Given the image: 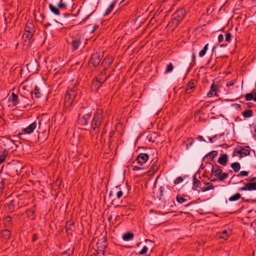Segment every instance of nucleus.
<instances>
[{
    "label": "nucleus",
    "instance_id": "obj_1",
    "mask_svg": "<svg viewBox=\"0 0 256 256\" xmlns=\"http://www.w3.org/2000/svg\"><path fill=\"white\" fill-rule=\"evenodd\" d=\"M104 118L103 111L100 109L96 110L94 113L92 121L90 124V128L92 131L95 132H100V126Z\"/></svg>",
    "mask_w": 256,
    "mask_h": 256
},
{
    "label": "nucleus",
    "instance_id": "obj_2",
    "mask_svg": "<svg viewBox=\"0 0 256 256\" xmlns=\"http://www.w3.org/2000/svg\"><path fill=\"white\" fill-rule=\"evenodd\" d=\"M186 14V8H182L176 10L172 15L170 22L169 23L174 28H176L179 24L184 18Z\"/></svg>",
    "mask_w": 256,
    "mask_h": 256
},
{
    "label": "nucleus",
    "instance_id": "obj_3",
    "mask_svg": "<svg viewBox=\"0 0 256 256\" xmlns=\"http://www.w3.org/2000/svg\"><path fill=\"white\" fill-rule=\"evenodd\" d=\"M92 114V110L90 109L80 110L78 113V124L82 126H86Z\"/></svg>",
    "mask_w": 256,
    "mask_h": 256
},
{
    "label": "nucleus",
    "instance_id": "obj_4",
    "mask_svg": "<svg viewBox=\"0 0 256 256\" xmlns=\"http://www.w3.org/2000/svg\"><path fill=\"white\" fill-rule=\"evenodd\" d=\"M84 40V37L82 34L77 33L72 37V50L74 51L78 50Z\"/></svg>",
    "mask_w": 256,
    "mask_h": 256
},
{
    "label": "nucleus",
    "instance_id": "obj_5",
    "mask_svg": "<svg viewBox=\"0 0 256 256\" xmlns=\"http://www.w3.org/2000/svg\"><path fill=\"white\" fill-rule=\"evenodd\" d=\"M77 84H74L72 88L68 89L65 96V102L70 104L77 95Z\"/></svg>",
    "mask_w": 256,
    "mask_h": 256
},
{
    "label": "nucleus",
    "instance_id": "obj_6",
    "mask_svg": "<svg viewBox=\"0 0 256 256\" xmlns=\"http://www.w3.org/2000/svg\"><path fill=\"white\" fill-rule=\"evenodd\" d=\"M110 75L106 76L104 78H95L92 81V89L94 91L98 92V89L100 88L102 84L108 79Z\"/></svg>",
    "mask_w": 256,
    "mask_h": 256
},
{
    "label": "nucleus",
    "instance_id": "obj_7",
    "mask_svg": "<svg viewBox=\"0 0 256 256\" xmlns=\"http://www.w3.org/2000/svg\"><path fill=\"white\" fill-rule=\"evenodd\" d=\"M160 194L159 200L166 202L168 200L172 195V192L170 188L165 189L163 186L160 188Z\"/></svg>",
    "mask_w": 256,
    "mask_h": 256
},
{
    "label": "nucleus",
    "instance_id": "obj_8",
    "mask_svg": "<svg viewBox=\"0 0 256 256\" xmlns=\"http://www.w3.org/2000/svg\"><path fill=\"white\" fill-rule=\"evenodd\" d=\"M212 172L214 176L218 178V180L220 181L224 180V173L222 174V170L217 164L212 166Z\"/></svg>",
    "mask_w": 256,
    "mask_h": 256
},
{
    "label": "nucleus",
    "instance_id": "obj_9",
    "mask_svg": "<svg viewBox=\"0 0 256 256\" xmlns=\"http://www.w3.org/2000/svg\"><path fill=\"white\" fill-rule=\"evenodd\" d=\"M108 245L106 239L105 238H102L96 242V247L98 250L99 252H102V254L104 255L105 250Z\"/></svg>",
    "mask_w": 256,
    "mask_h": 256
},
{
    "label": "nucleus",
    "instance_id": "obj_10",
    "mask_svg": "<svg viewBox=\"0 0 256 256\" xmlns=\"http://www.w3.org/2000/svg\"><path fill=\"white\" fill-rule=\"evenodd\" d=\"M34 34H30V32H24L22 36V40L24 44L29 46L32 42L33 39Z\"/></svg>",
    "mask_w": 256,
    "mask_h": 256
},
{
    "label": "nucleus",
    "instance_id": "obj_11",
    "mask_svg": "<svg viewBox=\"0 0 256 256\" xmlns=\"http://www.w3.org/2000/svg\"><path fill=\"white\" fill-rule=\"evenodd\" d=\"M101 55L100 54L96 52L92 54L90 58V63L92 64L94 67L98 66L101 60Z\"/></svg>",
    "mask_w": 256,
    "mask_h": 256
},
{
    "label": "nucleus",
    "instance_id": "obj_12",
    "mask_svg": "<svg viewBox=\"0 0 256 256\" xmlns=\"http://www.w3.org/2000/svg\"><path fill=\"white\" fill-rule=\"evenodd\" d=\"M37 124L36 122H34L30 124L29 126H26V128H23L22 130V132L20 134V135L24 134H32L34 130L36 128Z\"/></svg>",
    "mask_w": 256,
    "mask_h": 256
},
{
    "label": "nucleus",
    "instance_id": "obj_13",
    "mask_svg": "<svg viewBox=\"0 0 256 256\" xmlns=\"http://www.w3.org/2000/svg\"><path fill=\"white\" fill-rule=\"evenodd\" d=\"M148 158L149 156L148 154L141 153L137 156L135 161L138 164L142 166L148 161Z\"/></svg>",
    "mask_w": 256,
    "mask_h": 256
},
{
    "label": "nucleus",
    "instance_id": "obj_14",
    "mask_svg": "<svg viewBox=\"0 0 256 256\" xmlns=\"http://www.w3.org/2000/svg\"><path fill=\"white\" fill-rule=\"evenodd\" d=\"M36 32L35 26L32 21H28L24 27V32L34 34Z\"/></svg>",
    "mask_w": 256,
    "mask_h": 256
},
{
    "label": "nucleus",
    "instance_id": "obj_15",
    "mask_svg": "<svg viewBox=\"0 0 256 256\" xmlns=\"http://www.w3.org/2000/svg\"><path fill=\"white\" fill-rule=\"evenodd\" d=\"M238 154H240V158H244L250 154V150L248 149H246L243 147L236 148L235 151Z\"/></svg>",
    "mask_w": 256,
    "mask_h": 256
},
{
    "label": "nucleus",
    "instance_id": "obj_16",
    "mask_svg": "<svg viewBox=\"0 0 256 256\" xmlns=\"http://www.w3.org/2000/svg\"><path fill=\"white\" fill-rule=\"evenodd\" d=\"M201 182L196 178V174L193 176V186L192 190H197L198 192L201 191Z\"/></svg>",
    "mask_w": 256,
    "mask_h": 256
},
{
    "label": "nucleus",
    "instance_id": "obj_17",
    "mask_svg": "<svg viewBox=\"0 0 256 256\" xmlns=\"http://www.w3.org/2000/svg\"><path fill=\"white\" fill-rule=\"evenodd\" d=\"M10 236L11 232L7 228L3 230L0 232V236L4 241L7 242L9 240L10 238Z\"/></svg>",
    "mask_w": 256,
    "mask_h": 256
},
{
    "label": "nucleus",
    "instance_id": "obj_18",
    "mask_svg": "<svg viewBox=\"0 0 256 256\" xmlns=\"http://www.w3.org/2000/svg\"><path fill=\"white\" fill-rule=\"evenodd\" d=\"M158 160L157 158H154L151 161V166L150 168V170L151 171L156 172L158 170L159 165L158 164Z\"/></svg>",
    "mask_w": 256,
    "mask_h": 256
},
{
    "label": "nucleus",
    "instance_id": "obj_19",
    "mask_svg": "<svg viewBox=\"0 0 256 256\" xmlns=\"http://www.w3.org/2000/svg\"><path fill=\"white\" fill-rule=\"evenodd\" d=\"M217 85L213 83L210 87V92L208 93L207 96L208 97H212L213 96H216L217 94Z\"/></svg>",
    "mask_w": 256,
    "mask_h": 256
},
{
    "label": "nucleus",
    "instance_id": "obj_20",
    "mask_svg": "<svg viewBox=\"0 0 256 256\" xmlns=\"http://www.w3.org/2000/svg\"><path fill=\"white\" fill-rule=\"evenodd\" d=\"M48 8L51 12L55 15L58 16L60 14V10L58 8L52 4H49Z\"/></svg>",
    "mask_w": 256,
    "mask_h": 256
},
{
    "label": "nucleus",
    "instance_id": "obj_21",
    "mask_svg": "<svg viewBox=\"0 0 256 256\" xmlns=\"http://www.w3.org/2000/svg\"><path fill=\"white\" fill-rule=\"evenodd\" d=\"M9 100H10L12 102V104L14 106H16L19 103L18 96L14 92H12V96L9 98Z\"/></svg>",
    "mask_w": 256,
    "mask_h": 256
},
{
    "label": "nucleus",
    "instance_id": "obj_22",
    "mask_svg": "<svg viewBox=\"0 0 256 256\" xmlns=\"http://www.w3.org/2000/svg\"><path fill=\"white\" fill-rule=\"evenodd\" d=\"M218 152L216 151L213 150L206 154L203 158V160H213V158L216 156Z\"/></svg>",
    "mask_w": 256,
    "mask_h": 256
},
{
    "label": "nucleus",
    "instance_id": "obj_23",
    "mask_svg": "<svg viewBox=\"0 0 256 256\" xmlns=\"http://www.w3.org/2000/svg\"><path fill=\"white\" fill-rule=\"evenodd\" d=\"M194 88V82L192 80L189 82L186 88V94H190L192 92V90Z\"/></svg>",
    "mask_w": 256,
    "mask_h": 256
},
{
    "label": "nucleus",
    "instance_id": "obj_24",
    "mask_svg": "<svg viewBox=\"0 0 256 256\" xmlns=\"http://www.w3.org/2000/svg\"><path fill=\"white\" fill-rule=\"evenodd\" d=\"M116 2V0H114L111 2L109 6L106 10L104 16L108 15L113 10Z\"/></svg>",
    "mask_w": 256,
    "mask_h": 256
},
{
    "label": "nucleus",
    "instance_id": "obj_25",
    "mask_svg": "<svg viewBox=\"0 0 256 256\" xmlns=\"http://www.w3.org/2000/svg\"><path fill=\"white\" fill-rule=\"evenodd\" d=\"M113 62V58L112 56L106 57L103 60L102 64L104 66H110Z\"/></svg>",
    "mask_w": 256,
    "mask_h": 256
},
{
    "label": "nucleus",
    "instance_id": "obj_26",
    "mask_svg": "<svg viewBox=\"0 0 256 256\" xmlns=\"http://www.w3.org/2000/svg\"><path fill=\"white\" fill-rule=\"evenodd\" d=\"M134 236V235L132 232H127L123 235L122 239L124 241H129L132 240Z\"/></svg>",
    "mask_w": 256,
    "mask_h": 256
},
{
    "label": "nucleus",
    "instance_id": "obj_27",
    "mask_svg": "<svg viewBox=\"0 0 256 256\" xmlns=\"http://www.w3.org/2000/svg\"><path fill=\"white\" fill-rule=\"evenodd\" d=\"M253 112L252 110L248 109L242 112L243 116L246 118H250L252 116Z\"/></svg>",
    "mask_w": 256,
    "mask_h": 256
},
{
    "label": "nucleus",
    "instance_id": "obj_28",
    "mask_svg": "<svg viewBox=\"0 0 256 256\" xmlns=\"http://www.w3.org/2000/svg\"><path fill=\"white\" fill-rule=\"evenodd\" d=\"M246 183V186L248 187V190H256V182H248Z\"/></svg>",
    "mask_w": 256,
    "mask_h": 256
},
{
    "label": "nucleus",
    "instance_id": "obj_29",
    "mask_svg": "<svg viewBox=\"0 0 256 256\" xmlns=\"http://www.w3.org/2000/svg\"><path fill=\"white\" fill-rule=\"evenodd\" d=\"M231 168L235 172H238L240 169V165L238 162H234L231 164Z\"/></svg>",
    "mask_w": 256,
    "mask_h": 256
},
{
    "label": "nucleus",
    "instance_id": "obj_30",
    "mask_svg": "<svg viewBox=\"0 0 256 256\" xmlns=\"http://www.w3.org/2000/svg\"><path fill=\"white\" fill-rule=\"evenodd\" d=\"M8 154V152L7 150L4 149L2 152H1L0 154V164L4 162L6 156Z\"/></svg>",
    "mask_w": 256,
    "mask_h": 256
},
{
    "label": "nucleus",
    "instance_id": "obj_31",
    "mask_svg": "<svg viewBox=\"0 0 256 256\" xmlns=\"http://www.w3.org/2000/svg\"><path fill=\"white\" fill-rule=\"evenodd\" d=\"M58 7L60 10H65L67 8V5L65 2H62V0H60L59 2L57 4Z\"/></svg>",
    "mask_w": 256,
    "mask_h": 256
},
{
    "label": "nucleus",
    "instance_id": "obj_32",
    "mask_svg": "<svg viewBox=\"0 0 256 256\" xmlns=\"http://www.w3.org/2000/svg\"><path fill=\"white\" fill-rule=\"evenodd\" d=\"M241 197V195L240 193H236L232 196H231L228 200L230 202L236 201L239 200Z\"/></svg>",
    "mask_w": 256,
    "mask_h": 256
},
{
    "label": "nucleus",
    "instance_id": "obj_33",
    "mask_svg": "<svg viewBox=\"0 0 256 256\" xmlns=\"http://www.w3.org/2000/svg\"><path fill=\"white\" fill-rule=\"evenodd\" d=\"M255 94H256V92H254V90L252 91V93L246 94L245 96L246 100L247 101H250L254 100V98L253 97V95Z\"/></svg>",
    "mask_w": 256,
    "mask_h": 256
},
{
    "label": "nucleus",
    "instance_id": "obj_34",
    "mask_svg": "<svg viewBox=\"0 0 256 256\" xmlns=\"http://www.w3.org/2000/svg\"><path fill=\"white\" fill-rule=\"evenodd\" d=\"M208 186H204L202 188H201V192H205L206 191L209 190H212L214 188V186L212 184L208 183Z\"/></svg>",
    "mask_w": 256,
    "mask_h": 256
},
{
    "label": "nucleus",
    "instance_id": "obj_35",
    "mask_svg": "<svg viewBox=\"0 0 256 256\" xmlns=\"http://www.w3.org/2000/svg\"><path fill=\"white\" fill-rule=\"evenodd\" d=\"M223 135H224V133H222L219 135L216 134L214 136H213L212 137H208V140L210 142L212 143L216 142V138H217L218 137H222V136H223Z\"/></svg>",
    "mask_w": 256,
    "mask_h": 256
},
{
    "label": "nucleus",
    "instance_id": "obj_36",
    "mask_svg": "<svg viewBox=\"0 0 256 256\" xmlns=\"http://www.w3.org/2000/svg\"><path fill=\"white\" fill-rule=\"evenodd\" d=\"M208 44H206L202 50L200 52L198 55L200 57H202L206 54L208 50Z\"/></svg>",
    "mask_w": 256,
    "mask_h": 256
},
{
    "label": "nucleus",
    "instance_id": "obj_37",
    "mask_svg": "<svg viewBox=\"0 0 256 256\" xmlns=\"http://www.w3.org/2000/svg\"><path fill=\"white\" fill-rule=\"evenodd\" d=\"M248 171H244V170H243V171H241L238 174H234V176H233V178H234V176H236V177H239V176H242V177H243V176H248Z\"/></svg>",
    "mask_w": 256,
    "mask_h": 256
},
{
    "label": "nucleus",
    "instance_id": "obj_38",
    "mask_svg": "<svg viewBox=\"0 0 256 256\" xmlns=\"http://www.w3.org/2000/svg\"><path fill=\"white\" fill-rule=\"evenodd\" d=\"M40 88L36 86L34 88V96L36 98H40L41 96V94L40 92Z\"/></svg>",
    "mask_w": 256,
    "mask_h": 256
},
{
    "label": "nucleus",
    "instance_id": "obj_39",
    "mask_svg": "<svg viewBox=\"0 0 256 256\" xmlns=\"http://www.w3.org/2000/svg\"><path fill=\"white\" fill-rule=\"evenodd\" d=\"M176 200L180 204H182L187 202V199L184 198L182 196L178 195L176 196Z\"/></svg>",
    "mask_w": 256,
    "mask_h": 256
},
{
    "label": "nucleus",
    "instance_id": "obj_40",
    "mask_svg": "<svg viewBox=\"0 0 256 256\" xmlns=\"http://www.w3.org/2000/svg\"><path fill=\"white\" fill-rule=\"evenodd\" d=\"M188 144H187L186 145V149H188L192 145V144L194 142V140L193 138H188Z\"/></svg>",
    "mask_w": 256,
    "mask_h": 256
},
{
    "label": "nucleus",
    "instance_id": "obj_41",
    "mask_svg": "<svg viewBox=\"0 0 256 256\" xmlns=\"http://www.w3.org/2000/svg\"><path fill=\"white\" fill-rule=\"evenodd\" d=\"M173 68H174L173 65H172V63L170 62L168 65V66L166 67V72L168 73V72H171L173 70Z\"/></svg>",
    "mask_w": 256,
    "mask_h": 256
},
{
    "label": "nucleus",
    "instance_id": "obj_42",
    "mask_svg": "<svg viewBox=\"0 0 256 256\" xmlns=\"http://www.w3.org/2000/svg\"><path fill=\"white\" fill-rule=\"evenodd\" d=\"M148 248L146 246H144L143 248L138 252V254L140 255H142L146 254L148 251Z\"/></svg>",
    "mask_w": 256,
    "mask_h": 256
},
{
    "label": "nucleus",
    "instance_id": "obj_43",
    "mask_svg": "<svg viewBox=\"0 0 256 256\" xmlns=\"http://www.w3.org/2000/svg\"><path fill=\"white\" fill-rule=\"evenodd\" d=\"M232 35L230 33L228 32L225 34V41L230 42L231 41Z\"/></svg>",
    "mask_w": 256,
    "mask_h": 256
},
{
    "label": "nucleus",
    "instance_id": "obj_44",
    "mask_svg": "<svg viewBox=\"0 0 256 256\" xmlns=\"http://www.w3.org/2000/svg\"><path fill=\"white\" fill-rule=\"evenodd\" d=\"M183 180L184 179L182 176H178L175 180L174 184H178L182 182Z\"/></svg>",
    "mask_w": 256,
    "mask_h": 256
},
{
    "label": "nucleus",
    "instance_id": "obj_45",
    "mask_svg": "<svg viewBox=\"0 0 256 256\" xmlns=\"http://www.w3.org/2000/svg\"><path fill=\"white\" fill-rule=\"evenodd\" d=\"M218 162L222 165L224 166V154H220Z\"/></svg>",
    "mask_w": 256,
    "mask_h": 256
},
{
    "label": "nucleus",
    "instance_id": "obj_46",
    "mask_svg": "<svg viewBox=\"0 0 256 256\" xmlns=\"http://www.w3.org/2000/svg\"><path fill=\"white\" fill-rule=\"evenodd\" d=\"M106 76H107L106 75V68H105L104 70L101 72L100 74H99L97 78H104L106 77Z\"/></svg>",
    "mask_w": 256,
    "mask_h": 256
},
{
    "label": "nucleus",
    "instance_id": "obj_47",
    "mask_svg": "<svg viewBox=\"0 0 256 256\" xmlns=\"http://www.w3.org/2000/svg\"><path fill=\"white\" fill-rule=\"evenodd\" d=\"M132 170H134V171H136V170H143L144 169V168L143 167H140V166H132Z\"/></svg>",
    "mask_w": 256,
    "mask_h": 256
},
{
    "label": "nucleus",
    "instance_id": "obj_48",
    "mask_svg": "<svg viewBox=\"0 0 256 256\" xmlns=\"http://www.w3.org/2000/svg\"><path fill=\"white\" fill-rule=\"evenodd\" d=\"M246 182H256V177L254 176L250 178H247L245 180Z\"/></svg>",
    "mask_w": 256,
    "mask_h": 256
},
{
    "label": "nucleus",
    "instance_id": "obj_49",
    "mask_svg": "<svg viewBox=\"0 0 256 256\" xmlns=\"http://www.w3.org/2000/svg\"><path fill=\"white\" fill-rule=\"evenodd\" d=\"M224 232H225V240H226V237H228L231 234V231L230 230H225V231H224Z\"/></svg>",
    "mask_w": 256,
    "mask_h": 256
},
{
    "label": "nucleus",
    "instance_id": "obj_50",
    "mask_svg": "<svg viewBox=\"0 0 256 256\" xmlns=\"http://www.w3.org/2000/svg\"><path fill=\"white\" fill-rule=\"evenodd\" d=\"M234 80H231L230 81L228 82L226 84V86H230L234 85Z\"/></svg>",
    "mask_w": 256,
    "mask_h": 256
},
{
    "label": "nucleus",
    "instance_id": "obj_51",
    "mask_svg": "<svg viewBox=\"0 0 256 256\" xmlns=\"http://www.w3.org/2000/svg\"><path fill=\"white\" fill-rule=\"evenodd\" d=\"M239 190H242V191L248 190V187L246 186V183L244 184V186L241 187L240 188Z\"/></svg>",
    "mask_w": 256,
    "mask_h": 256
},
{
    "label": "nucleus",
    "instance_id": "obj_52",
    "mask_svg": "<svg viewBox=\"0 0 256 256\" xmlns=\"http://www.w3.org/2000/svg\"><path fill=\"white\" fill-rule=\"evenodd\" d=\"M123 192L122 190H120L116 192V196L118 198H120L122 196Z\"/></svg>",
    "mask_w": 256,
    "mask_h": 256
},
{
    "label": "nucleus",
    "instance_id": "obj_53",
    "mask_svg": "<svg viewBox=\"0 0 256 256\" xmlns=\"http://www.w3.org/2000/svg\"><path fill=\"white\" fill-rule=\"evenodd\" d=\"M5 222H7L8 224H10L12 221V218L10 216H7L4 219Z\"/></svg>",
    "mask_w": 256,
    "mask_h": 256
},
{
    "label": "nucleus",
    "instance_id": "obj_54",
    "mask_svg": "<svg viewBox=\"0 0 256 256\" xmlns=\"http://www.w3.org/2000/svg\"><path fill=\"white\" fill-rule=\"evenodd\" d=\"M224 40V36L222 34H220L218 36V40L219 42H222Z\"/></svg>",
    "mask_w": 256,
    "mask_h": 256
},
{
    "label": "nucleus",
    "instance_id": "obj_55",
    "mask_svg": "<svg viewBox=\"0 0 256 256\" xmlns=\"http://www.w3.org/2000/svg\"><path fill=\"white\" fill-rule=\"evenodd\" d=\"M38 238V236L36 234H34L32 236V241L34 242Z\"/></svg>",
    "mask_w": 256,
    "mask_h": 256
},
{
    "label": "nucleus",
    "instance_id": "obj_56",
    "mask_svg": "<svg viewBox=\"0 0 256 256\" xmlns=\"http://www.w3.org/2000/svg\"><path fill=\"white\" fill-rule=\"evenodd\" d=\"M197 139L200 140V141H204V142H207L206 140L204 138H203L202 136H198V137H197Z\"/></svg>",
    "mask_w": 256,
    "mask_h": 256
},
{
    "label": "nucleus",
    "instance_id": "obj_57",
    "mask_svg": "<svg viewBox=\"0 0 256 256\" xmlns=\"http://www.w3.org/2000/svg\"><path fill=\"white\" fill-rule=\"evenodd\" d=\"M62 256H70V254L67 251H65L62 254Z\"/></svg>",
    "mask_w": 256,
    "mask_h": 256
},
{
    "label": "nucleus",
    "instance_id": "obj_58",
    "mask_svg": "<svg viewBox=\"0 0 256 256\" xmlns=\"http://www.w3.org/2000/svg\"><path fill=\"white\" fill-rule=\"evenodd\" d=\"M114 131H111L110 132V134H109V137H110V139L112 138L114 136Z\"/></svg>",
    "mask_w": 256,
    "mask_h": 256
},
{
    "label": "nucleus",
    "instance_id": "obj_59",
    "mask_svg": "<svg viewBox=\"0 0 256 256\" xmlns=\"http://www.w3.org/2000/svg\"><path fill=\"white\" fill-rule=\"evenodd\" d=\"M242 200L244 201V202H254L255 200H250V199H248V200H244V198H242Z\"/></svg>",
    "mask_w": 256,
    "mask_h": 256
},
{
    "label": "nucleus",
    "instance_id": "obj_60",
    "mask_svg": "<svg viewBox=\"0 0 256 256\" xmlns=\"http://www.w3.org/2000/svg\"><path fill=\"white\" fill-rule=\"evenodd\" d=\"M247 106L248 108H252L254 106V104L252 102H248Z\"/></svg>",
    "mask_w": 256,
    "mask_h": 256
},
{
    "label": "nucleus",
    "instance_id": "obj_61",
    "mask_svg": "<svg viewBox=\"0 0 256 256\" xmlns=\"http://www.w3.org/2000/svg\"><path fill=\"white\" fill-rule=\"evenodd\" d=\"M192 58L194 64H196V56L194 54H193Z\"/></svg>",
    "mask_w": 256,
    "mask_h": 256
},
{
    "label": "nucleus",
    "instance_id": "obj_62",
    "mask_svg": "<svg viewBox=\"0 0 256 256\" xmlns=\"http://www.w3.org/2000/svg\"><path fill=\"white\" fill-rule=\"evenodd\" d=\"M106 129L105 128V127H104L102 130V136H103L106 133Z\"/></svg>",
    "mask_w": 256,
    "mask_h": 256
},
{
    "label": "nucleus",
    "instance_id": "obj_63",
    "mask_svg": "<svg viewBox=\"0 0 256 256\" xmlns=\"http://www.w3.org/2000/svg\"><path fill=\"white\" fill-rule=\"evenodd\" d=\"M63 15L64 17H68L70 16V14L68 13H64L63 14Z\"/></svg>",
    "mask_w": 256,
    "mask_h": 256
},
{
    "label": "nucleus",
    "instance_id": "obj_64",
    "mask_svg": "<svg viewBox=\"0 0 256 256\" xmlns=\"http://www.w3.org/2000/svg\"><path fill=\"white\" fill-rule=\"evenodd\" d=\"M228 156H227L226 154H225V164H226V162H227V160H228Z\"/></svg>",
    "mask_w": 256,
    "mask_h": 256
}]
</instances>
